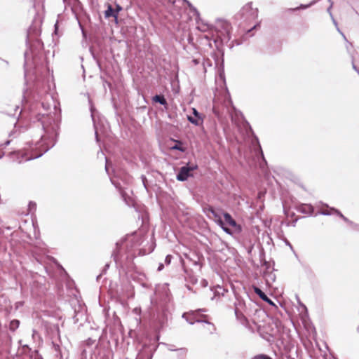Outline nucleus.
Wrapping results in <instances>:
<instances>
[{"instance_id":"nucleus-18","label":"nucleus","mask_w":359,"mask_h":359,"mask_svg":"<svg viewBox=\"0 0 359 359\" xmlns=\"http://www.w3.org/2000/svg\"><path fill=\"white\" fill-rule=\"evenodd\" d=\"M121 10V7L119 5L116 6V9L115 11H118V13Z\"/></svg>"},{"instance_id":"nucleus-5","label":"nucleus","mask_w":359,"mask_h":359,"mask_svg":"<svg viewBox=\"0 0 359 359\" xmlns=\"http://www.w3.org/2000/svg\"><path fill=\"white\" fill-rule=\"evenodd\" d=\"M215 330L216 327L213 323L204 322L202 324L201 332L205 335L213 334Z\"/></svg>"},{"instance_id":"nucleus-7","label":"nucleus","mask_w":359,"mask_h":359,"mask_svg":"<svg viewBox=\"0 0 359 359\" xmlns=\"http://www.w3.org/2000/svg\"><path fill=\"white\" fill-rule=\"evenodd\" d=\"M254 291L263 301L267 302L270 305H274V303L259 287H254Z\"/></svg>"},{"instance_id":"nucleus-17","label":"nucleus","mask_w":359,"mask_h":359,"mask_svg":"<svg viewBox=\"0 0 359 359\" xmlns=\"http://www.w3.org/2000/svg\"><path fill=\"white\" fill-rule=\"evenodd\" d=\"M165 262L169 264L170 262V256H167L166 258H165Z\"/></svg>"},{"instance_id":"nucleus-15","label":"nucleus","mask_w":359,"mask_h":359,"mask_svg":"<svg viewBox=\"0 0 359 359\" xmlns=\"http://www.w3.org/2000/svg\"><path fill=\"white\" fill-rule=\"evenodd\" d=\"M164 266L163 264H161L158 267V271H161L163 269Z\"/></svg>"},{"instance_id":"nucleus-16","label":"nucleus","mask_w":359,"mask_h":359,"mask_svg":"<svg viewBox=\"0 0 359 359\" xmlns=\"http://www.w3.org/2000/svg\"><path fill=\"white\" fill-rule=\"evenodd\" d=\"M335 212L342 218L345 219L344 216L338 210H335Z\"/></svg>"},{"instance_id":"nucleus-20","label":"nucleus","mask_w":359,"mask_h":359,"mask_svg":"<svg viewBox=\"0 0 359 359\" xmlns=\"http://www.w3.org/2000/svg\"><path fill=\"white\" fill-rule=\"evenodd\" d=\"M224 229L225 231L229 233V229L227 228L224 227Z\"/></svg>"},{"instance_id":"nucleus-8","label":"nucleus","mask_w":359,"mask_h":359,"mask_svg":"<svg viewBox=\"0 0 359 359\" xmlns=\"http://www.w3.org/2000/svg\"><path fill=\"white\" fill-rule=\"evenodd\" d=\"M297 209L300 212L307 215H312L313 212V207L309 204H302Z\"/></svg>"},{"instance_id":"nucleus-11","label":"nucleus","mask_w":359,"mask_h":359,"mask_svg":"<svg viewBox=\"0 0 359 359\" xmlns=\"http://www.w3.org/2000/svg\"><path fill=\"white\" fill-rule=\"evenodd\" d=\"M19 325H20V321L18 320H13L10 323L9 329L11 331L14 332L18 328Z\"/></svg>"},{"instance_id":"nucleus-4","label":"nucleus","mask_w":359,"mask_h":359,"mask_svg":"<svg viewBox=\"0 0 359 359\" xmlns=\"http://www.w3.org/2000/svg\"><path fill=\"white\" fill-rule=\"evenodd\" d=\"M217 29L221 33L220 36L229 37V34L231 30V24L226 21L221 20L217 23Z\"/></svg>"},{"instance_id":"nucleus-21","label":"nucleus","mask_w":359,"mask_h":359,"mask_svg":"<svg viewBox=\"0 0 359 359\" xmlns=\"http://www.w3.org/2000/svg\"><path fill=\"white\" fill-rule=\"evenodd\" d=\"M9 142H10L9 141H6L4 144L8 145L9 144Z\"/></svg>"},{"instance_id":"nucleus-13","label":"nucleus","mask_w":359,"mask_h":359,"mask_svg":"<svg viewBox=\"0 0 359 359\" xmlns=\"http://www.w3.org/2000/svg\"><path fill=\"white\" fill-rule=\"evenodd\" d=\"M18 154H20V155H21V157H22V158H25V161H28V160H29V159H31V158H32V157H27V156H26V154H25V153L19 152V153L18 154Z\"/></svg>"},{"instance_id":"nucleus-3","label":"nucleus","mask_w":359,"mask_h":359,"mask_svg":"<svg viewBox=\"0 0 359 359\" xmlns=\"http://www.w3.org/2000/svg\"><path fill=\"white\" fill-rule=\"evenodd\" d=\"M197 168L196 165L194 166H183L180 168L179 173L177 175V179L179 181H185L191 175V172Z\"/></svg>"},{"instance_id":"nucleus-10","label":"nucleus","mask_w":359,"mask_h":359,"mask_svg":"<svg viewBox=\"0 0 359 359\" xmlns=\"http://www.w3.org/2000/svg\"><path fill=\"white\" fill-rule=\"evenodd\" d=\"M153 100L155 102H158V103H160V104H161L163 105H166L167 104L166 100L165 99V97L163 95H155L153 97Z\"/></svg>"},{"instance_id":"nucleus-1","label":"nucleus","mask_w":359,"mask_h":359,"mask_svg":"<svg viewBox=\"0 0 359 359\" xmlns=\"http://www.w3.org/2000/svg\"><path fill=\"white\" fill-rule=\"evenodd\" d=\"M239 14L246 20L255 19L258 15V9L253 8L252 3H248L242 7Z\"/></svg>"},{"instance_id":"nucleus-19","label":"nucleus","mask_w":359,"mask_h":359,"mask_svg":"<svg viewBox=\"0 0 359 359\" xmlns=\"http://www.w3.org/2000/svg\"><path fill=\"white\" fill-rule=\"evenodd\" d=\"M264 359H272L271 358H270L269 356L265 355V358Z\"/></svg>"},{"instance_id":"nucleus-2","label":"nucleus","mask_w":359,"mask_h":359,"mask_svg":"<svg viewBox=\"0 0 359 359\" xmlns=\"http://www.w3.org/2000/svg\"><path fill=\"white\" fill-rule=\"evenodd\" d=\"M192 113L194 116L188 115L187 116V120L191 123L192 124L196 126H201L203 125L204 121V116L199 113L196 109L192 108Z\"/></svg>"},{"instance_id":"nucleus-6","label":"nucleus","mask_w":359,"mask_h":359,"mask_svg":"<svg viewBox=\"0 0 359 359\" xmlns=\"http://www.w3.org/2000/svg\"><path fill=\"white\" fill-rule=\"evenodd\" d=\"M104 17L106 18L114 17L115 22L118 23V11H115L109 4H107V9L104 11Z\"/></svg>"},{"instance_id":"nucleus-14","label":"nucleus","mask_w":359,"mask_h":359,"mask_svg":"<svg viewBox=\"0 0 359 359\" xmlns=\"http://www.w3.org/2000/svg\"><path fill=\"white\" fill-rule=\"evenodd\" d=\"M265 355L264 354H259L253 357L252 359H264Z\"/></svg>"},{"instance_id":"nucleus-9","label":"nucleus","mask_w":359,"mask_h":359,"mask_svg":"<svg viewBox=\"0 0 359 359\" xmlns=\"http://www.w3.org/2000/svg\"><path fill=\"white\" fill-rule=\"evenodd\" d=\"M224 219L226 224H229L230 226L232 227H236L237 224L236 221L232 218V217L230 215V214L225 212L224 214Z\"/></svg>"},{"instance_id":"nucleus-12","label":"nucleus","mask_w":359,"mask_h":359,"mask_svg":"<svg viewBox=\"0 0 359 359\" xmlns=\"http://www.w3.org/2000/svg\"><path fill=\"white\" fill-rule=\"evenodd\" d=\"M176 144L171 147L173 150H179L181 151H184V149L182 147V142L180 141L176 140Z\"/></svg>"}]
</instances>
